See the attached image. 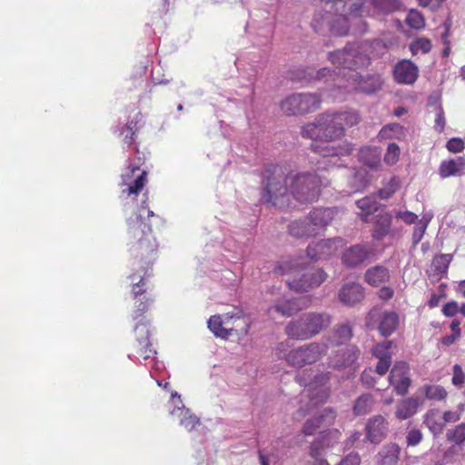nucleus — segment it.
<instances>
[{"mask_svg":"<svg viewBox=\"0 0 465 465\" xmlns=\"http://www.w3.org/2000/svg\"><path fill=\"white\" fill-rule=\"evenodd\" d=\"M364 298V288L357 282L344 284L339 292V300L345 305L352 306Z\"/></svg>","mask_w":465,"mask_h":465,"instance_id":"obj_25","label":"nucleus"},{"mask_svg":"<svg viewBox=\"0 0 465 465\" xmlns=\"http://www.w3.org/2000/svg\"><path fill=\"white\" fill-rule=\"evenodd\" d=\"M321 2H333L336 9H340L339 5L344 14L331 15L329 12H317L314 14L312 26L314 31H321L325 24L329 25V29L331 35L337 36H345L348 35L350 30L349 17L352 20H358L361 28L359 29L361 33L367 31L366 23L361 20V17L366 13L364 8L365 0H320Z\"/></svg>","mask_w":465,"mask_h":465,"instance_id":"obj_4","label":"nucleus"},{"mask_svg":"<svg viewBox=\"0 0 465 465\" xmlns=\"http://www.w3.org/2000/svg\"><path fill=\"white\" fill-rule=\"evenodd\" d=\"M392 217L390 213H381L377 215L372 232V238L381 241L386 237L391 229Z\"/></svg>","mask_w":465,"mask_h":465,"instance_id":"obj_31","label":"nucleus"},{"mask_svg":"<svg viewBox=\"0 0 465 465\" xmlns=\"http://www.w3.org/2000/svg\"><path fill=\"white\" fill-rule=\"evenodd\" d=\"M422 434L420 430H411L407 435L408 445L416 446L420 442Z\"/></svg>","mask_w":465,"mask_h":465,"instance_id":"obj_60","label":"nucleus"},{"mask_svg":"<svg viewBox=\"0 0 465 465\" xmlns=\"http://www.w3.org/2000/svg\"><path fill=\"white\" fill-rule=\"evenodd\" d=\"M390 278L391 273L389 269L382 265L372 266L364 273V281L373 287H378L382 283L388 282Z\"/></svg>","mask_w":465,"mask_h":465,"instance_id":"obj_30","label":"nucleus"},{"mask_svg":"<svg viewBox=\"0 0 465 465\" xmlns=\"http://www.w3.org/2000/svg\"><path fill=\"white\" fill-rule=\"evenodd\" d=\"M423 391L424 397L430 401H441L448 397V391L440 385H425Z\"/></svg>","mask_w":465,"mask_h":465,"instance_id":"obj_42","label":"nucleus"},{"mask_svg":"<svg viewBox=\"0 0 465 465\" xmlns=\"http://www.w3.org/2000/svg\"><path fill=\"white\" fill-rule=\"evenodd\" d=\"M375 255L373 247L369 243H358L347 248L341 255V262L348 268H355Z\"/></svg>","mask_w":465,"mask_h":465,"instance_id":"obj_14","label":"nucleus"},{"mask_svg":"<svg viewBox=\"0 0 465 465\" xmlns=\"http://www.w3.org/2000/svg\"><path fill=\"white\" fill-rule=\"evenodd\" d=\"M389 381L398 395H405L411 383L408 363L396 362L391 371Z\"/></svg>","mask_w":465,"mask_h":465,"instance_id":"obj_15","label":"nucleus"},{"mask_svg":"<svg viewBox=\"0 0 465 465\" xmlns=\"http://www.w3.org/2000/svg\"><path fill=\"white\" fill-rule=\"evenodd\" d=\"M458 411H446L443 412L441 417L445 425L447 423H455L460 420L464 407L460 404L458 406Z\"/></svg>","mask_w":465,"mask_h":465,"instance_id":"obj_52","label":"nucleus"},{"mask_svg":"<svg viewBox=\"0 0 465 465\" xmlns=\"http://www.w3.org/2000/svg\"><path fill=\"white\" fill-rule=\"evenodd\" d=\"M400 449L396 444L385 445L379 452L380 465H396L399 460Z\"/></svg>","mask_w":465,"mask_h":465,"instance_id":"obj_35","label":"nucleus"},{"mask_svg":"<svg viewBox=\"0 0 465 465\" xmlns=\"http://www.w3.org/2000/svg\"><path fill=\"white\" fill-rule=\"evenodd\" d=\"M322 99L317 94H292L282 100L281 111L287 116L303 115L320 108Z\"/></svg>","mask_w":465,"mask_h":465,"instance_id":"obj_9","label":"nucleus"},{"mask_svg":"<svg viewBox=\"0 0 465 465\" xmlns=\"http://www.w3.org/2000/svg\"><path fill=\"white\" fill-rule=\"evenodd\" d=\"M147 174V171L143 170L136 175L134 180L121 183L120 186L123 187V189L120 197L127 199L133 196L134 200L146 185L148 181Z\"/></svg>","mask_w":465,"mask_h":465,"instance_id":"obj_26","label":"nucleus"},{"mask_svg":"<svg viewBox=\"0 0 465 465\" xmlns=\"http://www.w3.org/2000/svg\"><path fill=\"white\" fill-rule=\"evenodd\" d=\"M406 24L411 28L420 30L425 26V19L420 12L412 9L406 17Z\"/></svg>","mask_w":465,"mask_h":465,"instance_id":"obj_49","label":"nucleus"},{"mask_svg":"<svg viewBox=\"0 0 465 465\" xmlns=\"http://www.w3.org/2000/svg\"><path fill=\"white\" fill-rule=\"evenodd\" d=\"M360 351L355 346H346L339 350L331 359V364L333 368L350 367L357 361Z\"/></svg>","mask_w":465,"mask_h":465,"instance_id":"obj_27","label":"nucleus"},{"mask_svg":"<svg viewBox=\"0 0 465 465\" xmlns=\"http://www.w3.org/2000/svg\"><path fill=\"white\" fill-rule=\"evenodd\" d=\"M359 161L371 169H378L381 165V153L378 147L363 146L359 151Z\"/></svg>","mask_w":465,"mask_h":465,"instance_id":"obj_28","label":"nucleus"},{"mask_svg":"<svg viewBox=\"0 0 465 465\" xmlns=\"http://www.w3.org/2000/svg\"><path fill=\"white\" fill-rule=\"evenodd\" d=\"M338 211L336 208H314L307 216L315 236L325 231Z\"/></svg>","mask_w":465,"mask_h":465,"instance_id":"obj_16","label":"nucleus"},{"mask_svg":"<svg viewBox=\"0 0 465 465\" xmlns=\"http://www.w3.org/2000/svg\"><path fill=\"white\" fill-rule=\"evenodd\" d=\"M418 76V66L409 59L401 60L394 66L393 77L397 84H413Z\"/></svg>","mask_w":465,"mask_h":465,"instance_id":"obj_18","label":"nucleus"},{"mask_svg":"<svg viewBox=\"0 0 465 465\" xmlns=\"http://www.w3.org/2000/svg\"><path fill=\"white\" fill-rule=\"evenodd\" d=\"M153 302V299L152 296H144L142 298H139L135 300L134 308L132 312V318L134 321H143V322H148L144 314L148 312L151 303Z\"/></svg>","mask_w":465,"mask_h":465,"instance_id":"obj_36","label":"nucleus"},{"mask_svg":"<svg viewBox=\"0 0 465 465\" xmlns=\"http://www.w3.org/2000/svg\"><path fill=\"white\" fill-rule=\"evenodd\" d=\"M352 336V329L349 324L339 325L332 335L335 339V344H342L348 341Z\"/></svg>","mask_w":465,"mask_h":465,"instance_id":"obj_48","label":"nucleus"},{"mask_svg":"<svg viewBox=\"0 0 465 465\" xmlns=\"http://www.w3.org/2000/svg\"><path fill=\"white\" fill-rule=\"evenodd\" d=\"M446 440L456 445H460L465 441V422L449 429L446 432Z\"/></svg>","mask_w":465,"mask_h":465,"instance_id":"obj_44","label":"nucleus"},{"mask_svg":"<svg viewBox=\"0 0 465 465\" xmlns=\"http://www.w3.org/2000/svg\"><path fill=\"white\" fill-rule=\"evenodd\" d=\"M365 325L369 330H378L383 337L391 336L399 326V315L392 311L372 308L366 315Z\"/></svg>","mask_w":465,"mask_h":465,"instance_id":"obj_11","label":"nucleus"},{"mask_svg":"<svg viewBox=\"0 0 465 465\" xmlns=\"http://www.w3.org/2000/svg\"><path fill=\"white\" fill-rule=\"evenodd\" d=\"M148 288L143 277H141L139 282L133 285L132 293L134 300L141 298V296H151L147 294Z\"/></svg>","mask_w":465,"mask_h":465,"instance_id":"obj_53","label":"nucleus"},{"mask_svg":"<svg viewBox=\"0 0 465 465\" xmlns=\"http://www.w3.org/2000/svg\"><path fill=\"white\" fill-rule=\"evenodd\" d=\"M356 205L361 210V218L363 222H368L369 216L379 209L378 202L372 197H364L356 202Z\"/></svg>","mask_w":465,"mask_h":465,"instance_id":"obj_37","label":"nucleus"},{"mask_svg":"<svg viewBox=\"0 0 465 465\" xmlns=\"http://www.w3.org/2000/svg\"><path fill=\"white\" fill-rule=\"evenodd\" d=\"M305 308L301 304L298 299H279L273 305L268 308L267 312L271 317L281 315L282 317H291Z\"/></svg>","mask_w":465,"mask_h":465,"instance_id":"obj_21","label":"nucleus"},{"mask_svg":"<svg viewBox=\"0 0 465 465\" xmlns=\"http://www.w3.org/2000/svg\"><path fill=\"white\" fill-rule=\"evenodd\" d=\"M138 173L139 172L137 171L136 165H128L121 174V183H126L134 180Z\"/></svg>","mask_w":465,"mask_h":465,"instance_id":"obj_59","label":"nucleus"},{"mask_svg":"<svg viewBox=\"0 0 465 465\" xmlns=\"http://www.w3.org/2000/svg\"><path fill=\"white\" fill-rule=\"evenodd\" d=\"M446 148L449 152L457 153L465 148V143L460 138H451L447 142Z\"/></svg>","mask_w":465,"mask_h":465,"instance_id":"obj_57","label":"nucleus"},{"mask_svg":"<svg viewBox=\"0 0 465 465\" xmlns=\"http://www.w3.org/2000/svg\"><path fill=\"white\" fill-rule=\"evenodd\" d=\"M288 232L290 235L295 238H309L314 237V231L307 218L295 220L288 225Z\"/></svg>","mask_w":465,"mask_h":465,"instance_id":"obj_32","label":"nucleus"},{"mask_svg":"<svg viewBox=\"0 0 465 465\" xmlns=\"http://www.w3.org/2000/svg\"><path fill=\"white\" fill-rule=\"evenodd\" d=\"M244 318V312L241 308H235L233 312L224 313L223 316L220 314L213 315L208 321V328L216 336L227 340L232 333V327H224L223 324L228 325L231 321H237Z\"/></svg>","mask_w":465,"mask_h":465,"instance_id":"obj_13","label":"nucleus"},{"mask_svg":"<svg viewBox=\"0 0 465 465\" xmlns=\"http://www.w3.org/2000/svg\"><path fill=\"white\" fill-rule=\"evenodd\" d=\"M330 323L329 314L310 312L298 320L291 321L285 327V334L292 340H308L319 334Z\"/></svg>","mask_w":465,"mask_h":465,"instance_id":"obj_7","label":"nucleus"},{"mask_svg":"<svg viewBox=\"0 0 465 465\" xmlns=\"http://www.w3.org/2000/svg\"><path fill=\"white\" fill-rule=\"evenodd\" d=\"M401 186V181L398 177L393 176L388 183L379 191L381 199H389L391 197Z\"/></svg>","mask_w":465,"mask_h":465,"instance_id":"obj_50","label":"nucleus"},{"mask_svg":"<svg viewBox=\"0 0 465 465\" xmlns=\"http://www.w3.org/2000/svg\"><path fill=\"white\" fill-rule=\"evenodd\" d=\"M394 343L392 341H384L376 344L372 348V354L379 361L375 368V372L383 376L391 365L392 347Z\"/></svg>","mask_w":465,"mask_h":465,"instance_id":"obj_19","label":"nucleus"},{"mask_svg":"<svg viewBox=\"0 0 465 465\" xmlns=\"http://www.w3.org/2000/svg\"><path fill=\"white\" fill-rule=\"evenodd\" d=\"M373 405V397L371 394H363L355 401L353 412L356 416L366 415L371 411Z\"/></svg>","mask_w":465,"mask_h":465,"instance_id":"obj_39","label":"nucleus"},{"mask_svg":"<svg viewBox=\"0 0 465 465\" xmlns=\"http://www.w3.org/2000/svg\"><path fill=\"white\" fill-rule=\"evenodd\" d=\"M452 260L453 254L442 253L436 255L432 261V268L435 273L440 278L445 276Z\"/></svg>","mask_w":465,"mask_h":465,"instance_id":"obj_38","label":"nucleus"},{"mask_svg":"<svg viewBox=\"0 0 465 465\" xmlns=\"http://www.w3.org/2000/svg\"><path fill=\"white\" fill-rule=\"evenodd\" d=\"M348 81H351L350 85L352 89L366 94L375 93L382 85V81L379 75L374 74L363 77L357 72H352Z\"/></svg>","mask_w":465,"mask_h":465,"instance_id":"obj_20","label":"nucleus"},{"mask_svg":"<svg viewBox=\"0 0 465 465\" xmlns=\"http://www.w3.org/2000/svg\"><path fill=\"white\" fill-rule=\"evenodd\" d=\"M330 380L328 373H320L309 384V398L312 406L324 403L330 396V390L326 386Z\"/></svg>","mask_w":465,"mask_h":465,"instance_id":"obj_17","label":"nucleus"},{"mask_svg":"<svg viewBox=\"0 0 465 465\" xmlns=\"http://www.w3.org/2000/svg\"><path fill=\"white\" fill-rule=\"evenodd\" d=\"M428 226V222H423L420 220L416 227L414 228L412 233V240L414 243H418L423 237Z\"/></svg>","mask_w":465,"mask_h":465,"instance_id":"obj_58","label":"nucleus"},{"mask_svg":"<svg viewBox=\"0 0 465 465\" xmlns=\"http://www.w3.org/2000/svg\"><path fill=\"white\" fill-rule=\"evenodd\" d=\"M459 312L458 303L454 301L447 302L442 308V313L446 317H453Z\"/></svg>","mask_w":465,"mask_h":465,"instance_id":"obj_62","label":"nucleus"},{"mask_svg":"<svg viewBox=\"0 0 465 465\" xmlns=\"http://www.w3.org/2000/svg\"><path fill=\"white\" fill-rule=\"evenodd\" d=\"M336 419V412L331 409H325L321 415L307 420L302 429L305 436H312L321 427L333 424Z\"/></svg>","mask_w":465,"mask_h":465,"instance_id":"obj_24","label":"nucleus"},{"mask_svg":"<svg viewBox=\"0 0 465 465\" xmlns=\"http://www.w3.org/2000/svg\"><path fill=\"white\" fill-rule=\"evenodd\" d=\"M375 8L382 12H391L392 10V0H373L372 2Z\"/></svg>","mask_w":465,"mask_h":465,"instance_id":"obj_64","label":"nucleus"},{"mask_svg":"<svg viewBox=\"0 0 465 465\" xmlns=\"http://www.w3.org/2000/svg\"><path fill=\"white\" fill-rule=\"evenodd\" d=\"M137 121L131 120L125 124L122 128L119 135L122 137L123 142L130 147L133 145L136 139V133L138 131Z\"/></svg>","mask_w":465,"mask_h":465,"instance_id":"obj_41","label":"nucleus"},{"mask_svg":"<svg viewBox=\"0 0 465 465\" xmlns=\"http://www.w3.org/2000/svg\"><path fill=\"white\" fill-rule=\"evenodd\" d=\"M338 166L332 159H322L317 163L312 172H290L289 191L292 197L300 203H312L316 202L322 194L323 187L331 184L329 179L322 175V171H329Z\"/></svg>","mask_w":465,"mask_h":465,"instance_id":"obj_3","label":"nucleus"},{"mask_svg":"<svg viewBox=\"0 0 465 465\" xmlns=\"http://www.w3.org/2000/svg\"><path fill=\"white\" fill-rule=\"evenodd\" d=\"M368 42L349 44L342 49L329 53L328 60L337 68L355 70L371 63Z\"/></svg>","mask_w":465,"mask_h":465,"instance_id":"obj_8","label":"nucleus"},{"mask_svg":"<svg viewBox=\"0 0 465 465\" xmlns=\"http://www.w3.org/2000/svg\"><path fill=\"white\" fill-rule=\"evenodd\" d=\"M178 411L182 416L180 423L186 430H192L197 424H199V418L194 414H192L188 409L179 408Z\"/></svg>","mask_w":465,"mask_h":465,"instance_id":"obj_47","label":"nucleus"},{"mask_svg":"<svg viewBox=\"0 0 465 465\" xmlns=\"http://www.w3.org/2000/svg\"><path fill=\"white\" fill-rule=\"evenodd\" d=\"M446 284L441 283L439 286V293H431L430 298L428 301V306L430 308H434L439 305L441 299L446 297V292H445Z\"/></svg>","mask_w":465,"mask_h":465,"instance_id":"obj_55","label":"nucleus"},{"mask_svg":"<svg viewBox=\"0 0 465 465\" xmlns=\"http://www.w3.org/2000/svg\"><path fill=\"white\" fill-rule=\"evenodd\" d=\"M400 155H401L400 146L395 143H390L387 146L386 153L383 157V161L387 165L392 166L398 163V161L400 159Z\"/></svg>","mask_w":465,"mask_h":465,"instance_id":"obj_46","label":"nucleus"},{"mask_svg":"<svg viewBox=\"0 0 465 465\" xmlns=\"http://www.w3.org/2000/svg\"><path fill=\"white\" fill-rule=\"evenodd\" d=\"M336 116L338 118L339 123H341V126L344 128L352 127L357 125L361 122V115L355 110L343 111V112H335Z\"/></svg>","mask_w":465,"mask_h":465,"instance_id":"obj_43","label":"nucleus"},{"mask_svg":"<svg viewBox=\"0 0 465 465\" xmlns=\"http://www.w3.org/2000/svg\"><path fill=\"white\" fill-rule=\"evenodd\" d=\"M149 327L150 322L143 321L138 322L134 326L135 340L132 347L137 357L143 360H147L156 353L150 341Z\"/></svg>","mask_w":465,"mask_h":465,"instance_id":"obj_12","label":"nucleus"},{"mask_svg":"<svg viewBox=\"0 0 465 465\" xmlns=\"http://www.w3.org/2000/svg\"><path fill=\"white\" fill-rule=\"evenodd\" d=\"M419 401L415 398H407L401 401L395 411V416L400 420H406L412 417L418 410Z\"/></svg>","mask_w":465,"mask_h":465,"instance_id":"obj_33","label":"nucleus"},{"mask_svg":"<svg viewBox=\"0 0 465 465\" xmlns=\"http://www.w3.org/2000/svg\"><path fill=\"white\" fill-rule=\"evenodd\" d=\"M152 219L160 220V217L143 201L134 216L127 221L131 252L138 266L145 270L144 275L156 259L158 250L156 238L153 234Z\"/></svg>","mask_w":465,"mask_h":465,"instance_id":"obj_2","label":"nucleus"},{"mask_svg":"<svg viewBox=\"0 0 465 465\" xmlns=\"http://www.w3.org/2000/svg\"><path fill=\"white\" fill-rule=\"evenodd\" d=\"M379 135L383 139L402 140L405 138V128L400 124H387L381 128Z\"/></svg>","mask_w":465,"mask_h":465,"instance_id":"obj_40","label":"nucleus"},{"mask_svg":"<svg viewBox=\"0 0 465 465\" xmlns=\"http://www.w3.org/2000/svg\"><path fill=\"white\" fill-rule=\"evenodd\" d=\"M285 165L270 164L265 169L263 198L267 203L280 208L291 204L289 191V173Z\"/></svg>","mask_w":465,"mask_h":465,"instance_id":"obj_6","label":"nucleus"},{"mask_svg":"<svg viewBox=\"0 0 465 465\" xmlns=\"http://www.w3.org/2000/svg\"><path fill=\"white\" fill-rule=\"evenodd\" d=\"M274 272L280 275H293L286 281L288 287L296 292H307L319 287L327 278L322 269L310 266L299 259H283L274 267Z\"/></svg>","mask_w":465,"mask_h":465,"instance_id":"obj_5","label":"nucleus"},{"mask_svg":"<svg viewBox=\"0 0 465 465\" xmlns=\"http://www.w3.org/2000/svg\"><path fill=\"white\" fill-rule=\"evenodd\" d=\"M328 346L325 343L311 342L290 351L284 359L294 368H302L317 362L327 353Z\"/></svg>","mask_w":465,"mask_h":465,"instance_id":"obj_10","label":"nucleus"},{"mask_svg":"<svg viewBox=\"0 0 465 465\" xmlns=\"http://www.w3.org/2000/svg\"><path fill=\"white\" fill-rule=\"evenodd\" d=\"M432 45L430 39L426 37H419L412 41L410 45V51L412 55H416L419 52L427 54L431 50Z\"/></svg>","mask_w":465,"mask_h":465,"instance_id":"obj_45","label":"nucleus"},{"mask_svg":"<svg viewBox=\"0 0 465 465\" xmlns=\"http://www.w3.org/2000/svg\"><path fill=\"white\" fill-rule=\"evenodd\" d=\"M396 217L401 219L407 224L415 223L418 220V215L410 211L398 212Z\"/></svg>","mask_w":465,"mask_h":465,"instance_id":"obj_61","label":"nucleus"},{"mask_svg":"<svg viewBox=\"0 0 465 465\" xmlns=\"http://www.w3.org/2000/svg\"><path fill=\"white\" fill-rule=\"evenodd\" d=\"M361 457L358 453H350L338 465H360Z\"/></svg>","mask_w":465,"mask_h":465,"instance_id":"obj_63","label":"nucleus"},{"mask_svg":"<svg viewBox=\"0 0 465 465\" xmlns=\"http://www.w3.org/2000/svg\"><path fill=\"white\" fill-rule=\"evenodd\" d=\"M439 173L442 178L465 174V159L463 157H457L442 161L440 164Z\"/></svg>","mask_w":465,"mask_h":465,"instance_id":"obj_29","label":"nucleus"},{"mask_svg":"<svg viewBox=\"0 0 465 465\" xmlns=\"http://www.w3.org/2000/svg\"><path fill=\"white\" fill-rule=\"evenodd\" d=\"M424 423L434 435L440 434L445 427L442 417L440 416L438 410H430L425 415Z\"/></svg>","mask_w":465,"mask_h":465,"instance_id":"obj_34","label":"nucleus"},{"mask_svg":"<svg viewBox=\"0 0 465 465\" xmlns=\"http://www.w3.org/2000/svg\"><path fill=\"white\" fill-rule=\"evenodd\" d=\"M338 242L341 240L328 239L312 242L307 247V256L313 261L326 259L337 252L336 242Z\"/></svg>","mask_w":465,"mask_h":465,"instance_id":"obj_22","label":"nucleus"},{"mask_svg":"<svg viewBox=\"0 0 465 465\" xmlns=\"http://www.w3.org/2000/svg\"><path fill=\"white\" fill-rule=\"evenodd\" d=\"M445 124H446V121H445V114H444L443 108L441 106H439L436 109V115H435V120H434V129L438 133H441V132H443V130L445 128Z\"/></svg>","mask_w":465,"mask_h":465,"instance_id":"obj_56","label":"nucleus"},{"mask_svg":"<svg viewBox=\"0 0 465 465\" xmlns=\"http://www.w3.org/2000/svg\"><path fill=\"white\" fill-rule=\"evenodd\" d=\"M451 384L458 389L462 388L465 384V372L460 364H455L452 367Z\"/></svg>","mask_w":465,"mask_h":465,"instance_id":"obj_51","label":"nucleus"},{"mask_svg":"<svg viewBox=\"0 0 465 465\" xmlns=\"http://www.w3.org/2000/svg\"><path fill=\"white\" fill-rule=\"evenodd\" d=\"M388 423L381 415H376L371 418L365 427L366 439L374 444L381 442L386 436Z\"/></svg>","mask_w":465,"mask_h":465,"instance_id":"obj_23","label":"nucleus"},{"mask_svg":"<svg viewBox=\"0 0 465 465\" xmlns=\"http://www.w3.org/2000/svg\"><path fill=\"white\" fill-rule=\"evenodd\" d=\"M336 75L335 72L331 70L330 68H322V69H320L318 70L317 72H315L314 75L312 76L311 74H309V77L307 76H302V79H305L307 81H311V80H321V79H323V78H327V77H330V78H332L333 80L335 79L334 76Z\"/></svg>","mask_w":465,"mask_h":465,"instance_id":"obj_54","label":"nucleus"},{"mask_svg":"<svg viewBox=\"0 0 465 465\" xmlns=\"http://www.w3.org/2000/svg\"><path fill=\"white\" fill-rule=\"evenodd\" d=\"M300 134L302 138L312 141V150L322 155L323 159L350 155L353 151L352 144L348 142L330 144L345 135V128L339 123L335 112L326 111L318 114L312 122L302 126Z\"/></svg>","mask_w":465,"mask_h":465,"instance_id":"obj_1","label":"nucleus"}]
</instances>
